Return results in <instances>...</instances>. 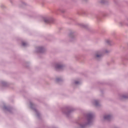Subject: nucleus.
Instances as JSON below:
<instances>
[{"label": "nucleus", "mask_w": 128, "mask_h": 128, "mask_svg": "<svg viewBox=\"0 0 128 128\" xmlns=\"http://www.w3.org/2000/svg\"><path fill=\"white\" fill-rule=\"evenodd\" d=\"M86 119L87 122L84 121L82 118H79L76 121V124L79 126V128H86L88 126H90L92 122L94 119V114H92L88 113L86 115Z\"/></svg>", "instance_id": "nucleus-1"}, {"label": "nucleus", "mask_w": 128, "mask_h": 128, "mask_svg": "<svg viewBox=\"0 0 128 128\" xmlns=\"http://www.w3.org/2000/svg\"><path fill=\"white\" fill-rule=\"evenodd\" d=\"M61 110L64 114H66L67 118H70V114L74 110V108L72 106H66L62 108Z\"/></svg>", "instance_id": "nucleus-2"}, {"label": "nucleus", "mask_w": 128, "mask_h": 128, "mask_svg": "<svg viewBox=\"0 0 128 128\" xmlns=\"http://www.w3.org/2000/svg\"><path fill=\"white\" fill-rule=\"evenodd\" d=\"M110 50H104L103 52L102 50L96 51L94 55V58L97 60H100L102 58V56H104V53L110 54Z\"/></svg>", "instance_id": "nucleus-3"}, {"label": "nucleus", "mask_w": 128, "mask_h": 128, "mask_svg": "<svg viewBox=\"0 0 128 128\" xmlns=\"http://www.w3.org/2000/svg\"><path fill=\"white\" fill-rule=\"evenodd\" d=\"M43 20L46 24H54V18L50 17H44Z\"/></svg>", "instance_id": "nucleus-4"}, {"label": "nucleus", "mask_w": 128, "mask_h": 128, "mask_svg": "<svg viewBox=\"0 0 128 128\" xmlns=\"http://www.w3.org/2000/svg\"><path fill=\"white\" fill-rule=\"evenodd\" d=\"M36 104H34L32 102H30V106L32 110H34V112H35L36 113V116L38 117V118L39 120H40V114L38 112V110H36Z\"/></svg>", "instance_id": "nucleus-5"}, {"label": "nucleus", "mask_w": 128, "mask_h": 128, "mask_svg": "<svg viewBox=\"0 0 128 128\" xmlns=\"http://www.w3.org/2000/svg\"><path fill=\"white\" fill-rule=\"evenodd\" d=\"M64 68V64L62 62H58L55 64L56 70H62Z\"/></svg>", "instance_id": "nucleus-6"}, {"label": "nucleus", "mask_w": 128, "mask_h": 128, "mask_svg": "<svg viewBox=\"0 0 128 128\" xmlns=\"http://www.w3.org/2000/svg\"><path fill=\"white\" fill-rule=\"evenodd\" d=\"M69 37L70 38V42H74V40H76V34L74 31H71L69 34Z\"/></svg>", "instance_id": "nucleus-7"}, {"label": "nucleus", "mask_w": 128, "mask_h": 128, "mask_svg": "<svg viewBox=\"0 0 128 128\" xmlns=\"http://www.w3.org/2000/svg\"><path fill=\"white\" fill-rule=\"evenodd\" d=\"M36 52L38 54H44L46 52V49L42 46H38L36 48Z\"/></svg>", "instance_id": "nucleus-8"}, {"label": "nucleus", "mask_w": 128, "mask_h": 128, "mask_svg": "<svg viewBox=\"0 0 128 128\" xmlns=\"http://www.w3.org/2000/svg\"><path fill=\"white\" fill-rule=\"evenodd\" d=\"M59 12L64 14V12H66V10L62 8H60L56 11V14H58Z\"/></svg>", "instance_id": "nucleus-9"}, {"label": "nucleus", "mask_w": 128, "mask_h": 128, "mask_svg": "<svg viewBox=\"0 0 128 128\" xmlns=\"http://www.w3.org/2000/svg\"><path fill=\"white\" fill-rule=\"evenodd\" d=\"M4 109L5 110L8 112L10 114H12V108L11 106H4Z\"/></svg>", "instance_id": "nucleus-10"}, {"label": "nucleus", "mask_w": 128, "mask_h": 128, "mask_svg": "<svg viewBox=\"0 0 128 128\" xmlns=\"http://www.w3.org/2000/svg\"><path fill=\"white\" fill-rule=\"evenodd\" d=\"M105 120H108V122H110L112 120V115H105L104 117Z\"/></svg>", "instance_id": "nucleus-11"}, {"label": "nucleus", "mask_w": 128, "mask_h": 128, "mask_svg": "<svg viewBox=\"0 0 128 128\" xmlns=\"http://www.w3.org/2000/svg\"><path fill=\"white\" fill-rule=\"evenodd\" d=\"M119 98L120 100H128V95H120L119 96Z\"/></svg>", "instance_id": "nucleus-12"}, {"label": "nucleus", "mask_w": 128, "mask_h": 128, "mask_svg": "<svg viewBox=\"0 0 128 128\" xmlns=\"http://www.w3.org/2000/svg\"><path fill=\"white\" fill-rule=\"evenodd\" d=\"M63 80H62V78H56V84H60L62 82H63Z\"/></svg>", "instance_id": "nucleus-13"}, {"label": "nucleus", "mask_w": 128, "mask_h": 128, "mask_svg": "<svg viewBox=\"0 0 128 128\" xmlns=\"http://www.w3.org/2000/svg\"><path fill=\"white\" fill-rule=\"evenodd\" d=\"M1 84H2V86H4V87L8 86V83L6 82L2 81Z\"/></svg>", "instance_id": "nucleus-14"}, {"label": "nucleus", "mask_w": 128, "mask_h": 128, "mask_svg": "<svg viewBox=\"0 0 128 128\" xmlns=\"http://www.w3.org/2000/svg\"><path fill=\"white\" fill-rule=\"evenodd\" d=\"M94 106H100V104L98 103V100H94Z\"/></svg>", "instance_id": "nucleus-15"}, {"label": "nucleus", "mask_w": 128, "mask_h": 128, "mask_svg": "<svg viewBox=\"0 0 128 128\" xmlns=\"http://www.w3.org/2000/svg\"><path fill=\"white\" fill-rule=\"evenodd\" d=\"M22 46H24V48H26V46H28V43H26V42H22Z\"/></svg>", "instance_id": "nucleus-16"}, {"label": "nucleus", "mask_w": 128, "mask_h": 128, "mask_svg": "<svg viewBox=\"0 0 128 128\" xmlns=\"http://www.w3.org/2000/svg\"><path fill=\"white\" fill-rule=\"evenodd\" d=\"M81 14H82V16H88V12L84 10H82L80 12Z\"/></svg>", "instance_id": "nucleus-17"}, {"label": "nucleus", "mask_w": 128, "mask_h": 128, "mask_svg": "<svg viewBox=\"0 0 128 128\" xmlns=\"http://www.w3.org/2000/svg\"><path fill=\"white\" fill-rule=\"evenodd\" d=\"M80 26L82 28H88V26L86 24H80Z\"/></svg>", "instance_id": "nucleus-18"}, {"label": "nucleus", "mask_w": 128, "mask_h": 128, "mask_svg": "<svg viewBox=\"0 0 128 128\" xmlns=\"http://www.w3.org/2000/svg\"><path fill=\"white\" fill-rule=\"evenodd\" d=\"M106 42L108 44V46H112V41L110 40H106Z\"/></svg>", "instance_id": "nucleus-19"}, {"label": "nucleus", "mask_w": 128, "mask_h": 128, "mask_svg": "<svg viewBox=\"0 0 128 128\" xmlns=\"http://www.w3.org/2000/svg\"><path fill=\"white\" fill-rule=\"evenodd\" d=\"M108 2V1L106 0H101L100 3L102 4H106Z\"/></svg>", "instance_id": "nucleus-20"}, {"label": "nucleus", "mask_w": 128, "mask_h": 128, "mask_svg": "<svg viewBox=\"0 0 128 128\" xmlns=\"http://www.w3.org/2000/svg\"><path fill=\"white\" fill-rule=\"evenodd\" d=\"M96 18L98 20H102V16H100V15H97L96 16Z\"/></svg>", "instance_id": "nucleus-21"}, {"label": "nucleus", "mask_w": 128, "mask_h": 128, "mask_svg": "<svg viewBox=\"0 0 128 128\" xmlns=\"http://www.w3.org/2000/svg\"><path fill=\"white\" fill-rule=\"evenodd\" d=\"M21 4H22V7H24V6H26V3H25L24 2H21Z\"/></svg>", "instance_id": "nucleus-22"}, {"label": "nucleus", "mask_w": 128, "mask_h": 128, "mask_svg": "<svg viewBox=\"0 0 128 128\" xmlns=\"http://www.w3.org/2000/svg\"><path fill=\"white\" fill-rule=\"evenodd\" d=\"M124 24H126V23L122 21V22H120V26H122Z\"/></svg>", "instance_id": "nucleus-23"}, {"label": "nucleus", "mask_w": 128, "mask_h": 128, "mask_svg": "<svg viewBox=\"0 0 128 128\" xmlns=\"http://www.w3.org/2000/svg\"><path fill=\"white\" fill-rule=\"evenodd\" d=\"M74 84H78L80 82L78 81H75Z\"/></svg>", "instance_id": "nucleus-24"}, {"label": "nucleus", "mask_w": 128, "mask_h": 128, "mask_svg": "<svg viewBox=\"0 0 128 128\" xmlns=\"http://www.w3.org/2000/svg\"><path fill=\"white\" fill-rule=\"evenodd\" d=\"M75 58L76 60H78V58H80V57L78 56H75Z\"/></svg>", "instance_id": "nucleus-25"}, {"label": "nucleus", "mask_w": 128, "mask_h": 128, "mask_svg": "<svg viewBox=\"0 0 128 128\" xmlns=\"http://www.w3.org/2000/svg\"><path fill=\"white\" fill-rule=\"evenodd\" d=\"M0 7L2 8H4V4H2L1 5Z\"/></svg>", "instance_id": "nucleus-26"}, {"label": "nucleus", "mask_w": 128, "mask_h": 128, "mask_svg": "<svg viewBox=\"0 0 128 128\" xmlns=\"http://www.w3.org/2000/svg\"><path fill=\"white\" fill-rule=\"evenodd\" d=\"M70 20H74L72 18H70Z\"/></svg>", "instance_id": "nucleus-27"}, {"label": "nucleus", "mask_w": 128, "mask_h": 128, "mask_svg": "<svg viewBox=\"0 0 128 128\" xmlns=\"http://www.w3.org/2000/svg\"><path fill=\"white\" fill-rule=\"evenodd\" d=\"M84 0V2H86V0Z\"/></svg>", "instance_id": "nucleus-28"}, {"label": "nucleus", "mask_w": 128, "mask_h": 128, "mask_svg": "<svg viewBox=\"0 0 128 128\" xmlns=\"http://www.w3.org/2000/svg\"><path fill=\"white\" fill-rule=\"evenodd\" d=\"M127 20L128 21V18H127Z\"/></svg>", "instance_id": "nucleus-29"}]
</instances>
